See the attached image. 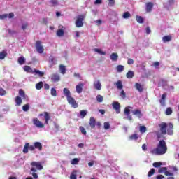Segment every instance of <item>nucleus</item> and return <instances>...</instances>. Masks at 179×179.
<instances>
[{
  "label": "nucleus",
  "instance_id": "obj_1",
  "mask_svg": "<svg viewBox=\"0 0 179 179\" xmlns=\"http://www.w3.org/2000/svg\"><path fill=\"white\" fill-rule=\"evenodd\" d=\"M155 155L162 156V155H166L167 153V144L164 140H160L157 145L155 149H154Z\"/></svg>",
  "mask_w": 179,
  "mask_h": 179
},
{
  "label": "nucleus",
  "instance_id": "obj_2",
  "mask_svg": "<svg viewBox=\"0 0 179 179\" xmlns=\"http://www.w3.org/2000/svg\"><path fill=\"white\" fill-rule=\"evenodd\" d=\"M31 172H32L33 178H38V175L36 172H37V170H43V162L34 161L31 163Z\"/></svg>",
  "mask_w": 179,
  "mask_h": 179
},
{
  "label": "nucleus",
  "instance_id": "obj_3",
  "mask_svg": "<svg viewBox=\"0 0 179 179\" xmlns=\"http://www.w3.org/2000/svg\"><path fill=\"white\" fill-rule=\"evenodd\" d=\"M83 20H85V15H78L77 20H76V27H82L83 26Z\"/></svg>",
  "mask_w": 179,
  "mask_h": 179
},
{
  "label": "nucleus",
  "instance_id": "obj_4",
  "mask_svg": "<svg viewBox=\"0 0 179 179\" xmlns=\"http://www.w3.org/2000/svg\"><path fill=\"white\" fill-rule=\"evenodd\" d=\"M35 47L38 54H43V52H44V47H43V45L41 44V41H36Z\"/></svg>",
  "mask_w": 179,
  "mask_h": 179
},
{
  "label": "nucleus",
  "instance_id": "obj_5",
  "mask_svg": "<svg viewBox=\"0 0 179 179\" xmlns=\"http://www.w3.org/2000/svg\"><path fill=\"white\" fill-rule=\"evenodd\" d=\"M32 122L36 128H44V124H43V122H41L37 117L34 118Z\"/></svg>",
  "mask_w": 179,
  "mask_h": 179
},
{
  "label": "nucleus",
  "instance_id": "obj_6",
  "mask_svg": "<svg viewBox=\"0 0 179 179\" xmlns=\"http://www.w3.org/2000/svg\"><path fill=\"white\" fill-rule=\"evenodd\" d=\"M160 128V131L162 135H166L167 134V123L162 122L159 125Z\"/></svg>",
  "mask_w": 179,
  "mask_h": 179
},
{
  "label": "nucleus",
  "instance_id": "obj_7",
  "mask_svg": "<svg viewBox=\"0 0 179 179\" xmlns=\"http://www.w3.org/2000/svg\"><path fill=\"white\" fill-rule=\"evenodd\" d=\"M67 101L69 104L71 106V107H73V108H78V103H76V101L75 99H73V97L70 96L67 98Z\"/></svg>",
  "mask_w": 179,
  "mask_h": 179
},
{
  "label": "nucleus",
  "instance_id": "obj_8",
  "mask_svg": "<svg viewBox=\"0 0 179 179\" xmlns=\"http://www.w3.org/2000/svg\"><path fill=\"white\" fill-rule=\"evenodd\" d=\"M43 115L45 118V124L46 125H48V121H50V119L51 118V117L50 116V113H48V112H44L43 114L40 113L38 115L39 117H43Z\"/></svg>",
  "mask_w": 179,
  "mask_h": 179
},
{
  "label": "nucleus",
  "instance_id": "obj_9",
  "mask_svg": "<svg viewBox=\"0 0 179 179\" xmlns=\"http://www.w3.org/2000/svg\"><path fill=\"white\" fill-rule=\"evenodd\" d=\"M112 106L116 111L117 114H120L121 113V104H120L118 102H113L112 103Z\"/></svg>",
  "mask_w": 179,
  "mask_h": 179
},
{
  "label": "nucleus",
  "instance_id": "obj_10",
  "mask_svg": "<svg viewBox=\"0 0 179 179\" xmlns=\"http://www.w3.org/2000/svg\"><path fill=\"white\" fill-rule=\"evenodd\" d=\"M174 126L173 125V123H169L166 127V134L168 135H173Z\"/></svg>",
  "mask_w": 179,
  "mask_h": 179
},
{
  "label": "nucleus",
  "instance_id": "obj_11",
  "mask_svg": "<svg viewBox=\"0 0 179 179\" xmlns=\"http://www.w3.org/2000/svg\"><path fill=\"white\" fill-rule=\"evenodd\" d=\"M154 4L152 2H148L145 3V10L147 13H150L153 10Z\"/></svg>",
  "mask_w": 179,
  "mask_h": 179
},
{
  "label": "nucleus",
  "instance_id": "obj_12",
  "mask_svg": "<svg viewBox=\"0 0 179 179\" xmlns=\"http://www.w3.org/2000/svg\"><path fill=\"white\" fill-rule=\"evenodd\" d=\"M52 82H59L61 80V77H59V74L53 73L50 77Z\"/></svg>",
  "mask_w": 179,
  "mask_h": 179
},
{
  "label": "nucleus",
  "instance_id": "obj_13",
  "mask_svg": "<svg viewBox=\"0 0 179 179\" xmlns=\"http://www.w3.org/2000/svg\"><path fill=\"white\" fill-rule=\"evenodd\" d=\"M135 87H136V90H138V92H139L140 93H142V92H143V90L145 89L143 85H141V83H135Z\"/></svg>",
  "mask_w": 179,
  "mask_h": 179
},
{
  "label": "nucleus",
  "instance_id": "obj_14",
  "mask_svg": "<svg viewBox=\"0 0 179 179\" xmlns=\"http://www.w3.org/2000/svg\"><path fill=\"white\" fill-rule=\"evenodd\" d=\"M166 97H167V94L164 93L162 95L161 99L159 100V103L162 107H164L166 106Z\"/></svg>",
  "mask_w": 179,
  "mask_h": 179
},
{
  "label": "nucleus",
  "instance_id": "obj_15",
  "mask_svg": "<svg viewBox=\"0 0 179 179\" xmlns=\"http://www.w3.org/2000/svg\"><path fill=\"white\" fill-rule=\"evenodd\" d=\"M90 127L92 129H94V128H96V119L94 117H92L90 119Z\"/></svg>",
  "mask_w": 179,
  "mask_h": 179
},
{
  "label": "nucleus",
  "instance_id": "obj_16",
  "mask_svg": "<svg viewBox=\"0 0 179 179\" xmlns=\"http://www.w3.org/2000/svg\"><path fill=\"white\" fill-rule=\"evenodd\" d=\"M132 114L133 115H136L138 118H142V112L139 109L133 110Z\"/></svg>",
  "mask_w": 179,
  "mask_h": 179
},
{
  "label": "nucleus",
  "instance_id": "obj_17",
  "mask_svg": "<svg viewBox=\"0 0 179 179\" xmlns=\"http://www.w3.org/2000/svg\"><path fill=\"white\" fill-rule=\"evenodd\" d=\"M94 89H96V90H101V83H100V81H95L94 83Z\"/></svg>",
  "mask_w": 179,
  "mask_h": 179
},
{
  "label": "nucleus",
  "instance_id": "obj_18",
  "mask_svg": "<svg viewBox=\"0 0 179 179\" xmlns=\"http://www.w3.org/2000/svg\"><path fill=\"white\" fill-rule=\"evenodd\" d=\"M34 145L35 146V149H38L40 151L43 150V144L41 143L36 141L34 143Z\"/></svg>",
  "mask_w": 179,
  "mask_h": 179
},
{
  "label": "nucleus",
  "instance_id": "obj_19",
  "mask_svg": "<svg viewBox=\"0 0 179 179\" xmlns=\"http://www.w3.org/2000/svg\"><path fill=\"white\" fill-rule=\"evenodd\" d=\"M77 93L80 94L83 90V83H80L76 87Z\"/></svg>",
  "mask_w": 179,
  "mask_h": 179
},
{
  "label": "nucleus",
  "instance_id": "obj_20",
  "mask_svg": "<svg viewBox=\"0 0 179 179\" xmlns=\"http://www.w3.org/2000/svg\"><path fill=\"white\" fill-rule=\"evenodd\" d=\"M63 93L66 96V99H69L71 96V91L68 88H64Z\"/></svg>",
  "mask_w": 179,
  "mask_h": 179
},
{
  "label": "nucleus",
  "instance_id": "obj_21",
  "mask_svg": "<svg viewBox=\"0 0 179 179\" xmlns=\"http://www.w3.org/2000/svg\"><path fill=\"white\" fill-rule=\"evenodd\" d=\"M114 85L117 87V88L120 90L124 87V85H122V81L118 80L117 82L114 83Z\"/></svg>",
  "mask_w": 179,
  "mask_h": 179
},
{
  "label": "nucleus",
  "instance_id": "obj_22",
  "mask_svg": "<svg viewBox=\"0 0 179 179\" xmlns=\"http://www.w3.org/2000/svg\"><path fill=\"white\" fill-rule=\"evenodd\" d=\"M134 76H135V73L132 71H128L126 74L127 79H132Z\"/></svg>",
  "mask_w": 179,
  "mask_h": 179
},
{
  "label": "nucleus",
  "instance_id": "obj_23",
  "mask_svg": "<svg viewBox=\"0 0 179 179\" xmlns=\"http://www.w3.org/2000/svg\"><path fill=\"white\" fill-rule=\"evenodd\" d=\"M43 86H44V83L42 81H40L36 84L35 87L36 90H41V89H43Z\"/></svg>",
  "mask_w": 179,
  "mask_h": 179
},
{
  "label": "nucleus",
  "instance_id": "obj_24",
  "mask_svg": "<svg viewBox=\"0 0 179 179\" xmlns=\"http://www.w3.org/2000/svg\"><path fill=\"white\" fill-rule=\"evenodd\" d=\"M29 147H30V143H26L24 146V149L22 150L23 153H29Z\"/></svg>",
  "mask_w": 179,
  "mask_h": 179
},
{
  "label": "nucleus",
  "instance_id": "obj_25",
  "mask_svg": "<svg viewBox=\"0 0 179 179\" xmlns=\"http://www.w3.org/2000/svg\"><path fill=\"white\" fill-rule=\"evenodd\" d=\"M65 34V31L62 29H59L57 31V36L58 37H62Z\"/></svg>",
  "mask_w": 179,
  "mask_h": 179
},
{
  "label": "nucleus",
  "instance_id": "obj_26",
  "mask_svg": "<svg viewBox=\"0 0 179 179\" xmlns=\"http://www.w3.org/2000/svg\"><path fill=\"white\" fill-rule=\"evenodd\" d=\"M24 71L25 72H28L29 73H33L34 72V71H33V69H31V67L29 66H25L24 67Z\"/></svg>",
  "mask_w": 179,
  "mask_h": 179
},
{
  "label": "nucleus",
  "instance_id": "obj_27",
  "mask_svg": "<svg viewBox=\"0 0 179 179\" xmlns=\"http://www.w3.org/2000/svg\"><path fill=\"white\" fill-rule=\"evenodd\" d=\"M110 59H111V61H117L118 60V54L112 53L110 55Z\"/></svg>",
  "mask_w": 179,
  "mask_h": 179
},
{
  "label": "nucleus",
  "instance_id": "obj_28",
  "mask_svg": "<svg viewBox=\"0 0 179 179\" xmlns=\"http://www.w3.org/2000/svg\"><path fill=\"white\" fill-rule=\"evenodd\" d=\"M136 20L138 23H140V24H142V23H143V22H145V20L143 19V17H142V16H139V15L136 16Z\"/></svg>",
  "mask_w": 179,
  "mask_h": 179
},
{
  "label": "nucleus",
  "instance_id": "obj_29",
  "mask_svg": "<svg viewBox=\"0 0 179 179\" xmlns=\"http://www.w3.org/2000/svg\"><path fill=\"white\" fill-rule=\"evenodd\" d=\"M162 40L164 43H169V41H171V36H169V35L164 36L162 38Z\"/></svg>",
  "mask_w": 179,
  "mask_h": 179
},
{
  "label": "nucleus",
  "instance_id": "obj_30",
  "mask_svg": "<svg viewBox=\"0 0 179 179\" xmlns=\"http://www.w3.org/2000/svg\"><path fill=\"white\" fill-rule=\"evenodd\" d=\"M49 63L50 64V68L52 66V65H55V57L50 56L49 57Z\"/></svg>",
  "mask_w": 179,
  "mask_h": 179
},
{
  "label": "nucleus",
  "instance_id": "obj_31",
  "mask_svg": "<svg viewBox=\"0 0 179 179\" xmlns=\"http://www.w3.org/2000/svg\"><path fill=\"white\" fill-rule=\"evenodd\" d=\"M34 72L36 73V75H38L40 78H43V76H44V72L41 71L40 70H36V69H34Z\"/></svg>",
  "mask_w": 179,
  "mask_h": 179
},
{
  "label": "nucleus",
  "instance_id": "obj_32",
  "mask_svg": "<svg viewBox=\"0 0 179 179\" xmlns=\"http://www.w3.org/2000/svg\"><path fill=\"white\" fill-rule=\"evenodd\" d=\"M15 103H16L17 106H21L22 103V97L16 96L15 97Z\"/></svg>",
  "mask_w": 179,
  "mask_h": 179
},
{
  "label": "nucleus",
  "instance_id": "obj_33",
  "mask_svg": "<svg viewBox=\"0 0 179 179\" xmlns=\"http://www.w3.org/2000/svg\"><path fill=\"white\" fill-rule=\"evenodd\" d=\"M8 55V52L6 51L3 50L0 52V59H5V57Z\"/></svg>",
  "mask_w": 179,
  "mask_h": 179
},
{
  "label": "nucleus",
  "instance_id": "obj_34",
  "mask_svg": "<svg viewBox=\"0 0 179 179\" xmlns=\"http://www.w3.org/2000/svg\"><path fill=\"white\" fill-rule=\"evenodd\" d=\"M24 62H26V59L24 58V57H18V63L20 64V65L24 64Z\"/></svg>",
  "mask_w": 179,
  "mask_h": 179
},
{
  "label": "nucleus",
  "instance_id": "obj_35",
  "mask_svg": "<svg viewBox=\"0 0 179 179\" xmlns=\"http://www.w3.org/2000/svg\"><path fill=\"white\" fill-rule=\"evenodd\" d=\"M59 69H60V72L61 73H62V75H65L66 73V69L65 68V66L62 64H61L59 66Z\"/></svg>",
  "mask_w": 179,
  "mask_h": 179
},
{
  "label": "nucleus",
  "instance_id": "obj_36",
  "mask_svg": "<svg viewBox=\"0 0 179 179\" xmlns=\"http://www.w3.org/2000/svg\"><path fill=\"white\" fill-rule=\"evenodd\" d=\"M131 106H128L124 108V114L125 115H129L130 113H131Z\"/></svg>",
  "mask_w": 179,
  "mask_h": 179
},
{
  "label": "nucleus",
  "instance_id": "obj_37",
  "mask_svg": "<svg viewBox=\"0 0 179 179\" xmlns=\"http://www.w3.org/2000/svg\"><path fill=\"white\" fill-rule=\"evenodd\" d=\"M19 96H20V97H22L23 99H26V93L23 90H19Z\"/></svg>",
  "mask_w": 179,
  "mask_h": 179
},
{
  "label": "nucleus",
  "instance_id": "obj_38",
  "mask_svg": "<svg viewBox=\"0 0 179 179\" xmlns=\"http://www.w3.org/2000/svg\"><path fill=\"white\" fill-rule=\"evenodd\" d=\"M165 114L166 115H171L173 114V109L170 107L167 108Z\"/></svg>",
  "mask_w": 179,
  "mask_h": 179
},
{
  "label": "nucleus",
  "instance_id": "obj_39",
  "mask_svg": "<svg viewBox=\"0 0 179 179\" xmlns=\"http://www.w3.org/2000/svg\"><path fill=\"white\" fill-rule=\"evenodd\" d=\"M86 115H87V110H83L80 111V116L81 118H85Z\"/></svg>",
  "mask_w": 179,
  "mask_h": 179
},
{
  "label": "nucleus",
  "instance_id": "obj_40",
  "mask_svg": "<svg viewBox=\"0 0 179 179\" xmlns=\"http://www.w3.org/2000/svg\"><path fill=\"white\" fill-rule=\"evenodd\" d=\"M123 19H129L131 17V13L128 11L124 12L122 15Z\"/></svg>",
  "mask_w": 179,
  "mask_h": 179
},
{
  "label": "nucleus",
  "instance_id": "obj_41",
  "mask_svg": "<svg viewBox=\"0 0 179 179\" xmlns=\"http://www.w3.org/2000/svg\"><path fill=\"white\" fill-rule=\"evenodd\" d=\"M71 164H73V166H75L76 164H79V159L74 158L71 161Z\"/></svg>",
  "mask_w": 179,
  "mask_h": 179
},
{
  "label": "nucleus",
  "instance_id": "obj_42",
  "mask_svg": "<svg viewBox=\"0 0 179 179\" xmlns=\"http://www.w3.org/2000/svg\"><path fill=\"white\" fill-rule=\"evenodd\" d=\"M94 51H95V52L100 54V55H106V52H103V50H101V49L95 48Z\"/></svg>",
  "mask_w": 179,
  "mask_h": 179
},
{
  "label": "nucleus",
  "instance_id": "obj_43",
  "mask_svg": "<svg viewBox=\"0 0 179 179\" xmlns=\"http://www.w3.org/2000/svg\"><path fill=\"white\" fill-rule=\"evenodd\" d=\"M30 108V104L27 103L22 106L23 111L27 112Z\"/></svg>",
  "mask_w": 179,
  "mask_h": 179
},
{
  "label": "nucleus",
  "instance_id": "obj_44",
  "mask_svg": "<svg viewBox=\"0 0 179 179\" xmlns=\"http://www.w3.org/2000/svg\"><path fill=\"white\" fill-rule=\"evenodd\" d=\"M155 173H156V169H151L148 173V177H152V176H153V174H155Z\"/></svg>",
  "mask_w": 179,
  "mask_h": 179
},
{
  "label": "nucleus",
  "instance_id": "obj_45",
  "mask_svg": "<svg viewBox=\"0 0 179 179\" xmlns=\"http://www.w3.org/2000/svg\"><path fill=\"white\" fill-rule=\"evenodd\" d=\"M76 173H78L77 171H73L70 175V179H77Z\"/></svg>",
  "mask_w": 179,
  "mask_h": 179
},
{
  "label": "nucleus",
  "instance_id": "obj_46",
  "mask_svg": "<svg viewBox=\"0 0 179 179\" xmlns=\"http://www.w3.org/2000/svg\"><path fill=\"white\" fill-rule=\"evenodd\" d=\"M103 96L100 94L96 96V101L98 103H103Z\"/></svg>",
  "mask_w": 179,
  "mask_h": 179
},
{
  "label": "nucleus",
  "instance_id": "obj_47",
  "mask_svg": "<svg viewBox=\"0 0 179 179\" xmlns=\"http://www.w3.org/2000/svg\"><path fill=\"white\" fill-rule=\"evenodd\" d=\"M162 162H156L152 164L153 167H155L156 169H158V167H160L162 166Z\"/></svg>",
  "mask_w": 179,
  "mask_h": 179
},
{
  "label": "nucleus",
  "instance_id": "obj_48",
  "mask_svg": "<svg viewBox=\"0 0 179 179\" xmlns=\"http://www.w3.org/2000/svg\"><path fill=\"white\" fill-rule=\"evenodd\" d=\"M117 71L119 73H121L124 71V66L122 65H118L116 68Z\"/></svg>",
  "mask_w": 179,
  "mask_h": 179
},
{
  "label": "nucleus",
  "instance_id": "obj_49",
  "mask_svg": "<svg viewBox=\"0 0 179 179\" xmlns=\"http://www.w3.org/2000/svg\"><path fill=\"white\" fill-rule=\"evenodd\" d=\"M129 139H131V141H136L138 139V134H134L131 135Z\"/></svg>",
  "mask_w": 179,
  "mask_h": 179
},
{
  "label": "nucleus",
  "instance_id": "obj_50",
  "mask_svg": "<svg viewBox=\"0 0 179 179\" xmlns=\"http://www.w3.org/2000/svg\"><path fill=\"white\" fill-rule=\"evenodd\" d=\"M146 131H148V129H146V127H145V126L140 127V132L141 134H145V132H146Z\"/></svg>",
  "mask_w": 179,
  "mask_h": 179
},
{
  "label": "nucleus",
  "instance_id": "obj_51",
  "mask_svg": "<svg viewBox=\"0 0 179 179\" xmlns=\"http://www.w3.org/2000/svg\"><path fill=\"white\" fill-rule=\"evenodd\" d=\"M103 127H104V129L107 130V129H110V122H105L103 123Z\"/></svg>",
  "mask_w": 179,
  "mask_h": 179
},
{
  "label": "nucleus",
  "instance_id": "obj_52",
  "mask_svg": "<svg viewBox=\"0 0 179 179\" xmlns=\"http://www.w3.org/2000/svg\"><path fill=\"white\" fill-rule=\"evenodd\" d=\"M79 129H80L81 134H83V135H86L87 131H86V129H85V127L80 126V127H79Z\"/></svg>",
  "mask_w": 179,
  "mask_h": 179
},
{
  "label": "nucleus",
  "instance_id": "obj_53",
  "mask_svg": "<svg viewBox=\"0 0 179 179\" xmlns=\"http://www.w3.org/2000/svg\"><path fill=\"white\" fill-rule=\"evenodd\" d=\"M50 93L52 96H57V90L55 88H51Z\"/></svg>",
  "mask_w": 179,
  "mask_h": 179
},
{
  "label": "nucleus",
  "instance_id": "obj_54",
  "mask_svg": "<svg viewBox=\"0 0 179 179\" xmlns=\"http://www.w3.org/2000/svg\"><path fill=\"white\" fill-rule=\"evenodd\" d=\"M164 173L166 171H167V167H162V168H159V170H158V173Z\"/></svg>",
  "mask_w": 179,
  "mask_h": 179
},
{
  "label": "nucleus",
  "instance_id": "obj_55",
  "mask_svg": "<svg viewBox=\"0 0 179 179\" xmlns=\"http://www.w3.org/2000/svg\"><path fill=\"white\" fill-rule=\"evenodd\" d=\"M6 91L3 88L0 87V96H5Z\"/></svg>",
  "mask_w": 179,
  "mask_h": 179
},
{
  "label": "nucleus",
  "instance_id": "obj_56",
  "mask_svg": "<svg viewBox=\"0 0 179 179\" xmlns=\"http://www.w3.org/2000/svg\"><path fill=\"white\" fill-rule=\"evenodd\" d=\"M50 3L52 4V6H57V5H58V1L51 0Z\"/></svg>",
  "mask_w": 179,
  "mask_h": 179
},
{
  "label": "nucleus",
  "instance_id": "obj_57",
  "mask_svg": "<svg viewBox=\"0 0 179 179\" xmlns=\"http://www.w3.org/2000/svg\"><path fill=\"white\" fill-rule=\"evenodd\" d=\"M120 96L122 99H125L127 97V94L125 93V91L122 90L120 92Z\"/></svg>",
  "mask_w": 179,
  "mask_h": 179
},
{
  "label": "nucleus",
  "instance_id": "obj_58",
  "mask_svg": "<svg viewBox=\"0 0 179 179\" xmlns=\"http://www.w3.org/2000/svg\"><path fill=\"white\" fill-rule=\"evenodd\" d=\"M28 27H29V24L27 22H25V23L22 24V29L24 31V30H26Z\"/></svg>",
  "mask_w": 179,
  "mask_h": 179
},
{
  "label": "nucleus",
  "instance_id": "obj_59",
  "mask_svg": "<svg viewBox=\"0 0 179 179\" xmlns=\"http://www.w3.org/2000/svg\"><path fill=\"white\" fill-rule=\"evenodd\" d=\"M109 1V6H114L115 5V0H108Z\"/></svg>",
  "mask_w": 179,
  "mask_h": 179
},
{
  "label": "nucleus",
  "instance_id": "obj_60",
  "mask_svg": "<svg viewBox=\"0 0 179 179\" xmlns=\"http://www.w3.org/2000/svg\"><path fill=\"white\" fill-rule=\"evenodd\" d=\"M8 17V14H2L0 15V20H3V19H6Z\"/></svg>",
  "mask_w": 179,
  "mask_h": 179
},
{
  "label": "nucleus",
  "instance_id": "obj_61",
  "mask_svg": "<svg viewBox=\"0 0 179 179\" xmlns=\"http://www.w3.org/2000/svg\"><path fill=\"white\" fill-rule=\"evenodd\" d=\"M164 174L166 175V176H170V177H173V176H174V173H170V172H169V171H166L165 172H164Z\"/></svg>",
  "mask_w": 179,
  "mask_h": 179
},
{
  "label": "nucleus",
  "instance_id": "obj_62",
  "mask_svg": "<svg viewBox=\"0 0 179 179\" xmlns=\"http://www.w3.org/2000/svg\"><path fill=\"white\" fill-rule=\"evenodd\" d=\"M8 34H10V36H13V34H16V31H13L11 29H8Z\"/></svg>",
  "mask_w": 179,
  "mask_h": 179
},
{
  "label": "nucleus",
  "instance_id": "obj_63",
  "mask_svg": "<svg viewBox=\"0 0 179 179\" xmlns=\"http://www.w3.org/2000/svg\"><path fill=\"white\" fill-rule=\"evenodd\" d=\"M127 64H128V65L134 64V59H132L131 58H129L128 60H127Z\"/></svg>",
  "mask_w": 179,
  "mask_h": 179
},
{
  "label": "nucleus",
  "instance_id": "obj_64",
  "mask_svg": "<svg viewBox=\"0 0 179 179\" xmlns=\"http://www.w3.org/2000/svg\"><path fill=\"white\" fill-rule=\"evenodd\" d=\"M175 1L174 0H169L168 1V5H169V6H171L172 5H174V3H175Z\"/></svg>",
  "mask_w": 179,
  "mask_h": 179
}]
</instances>
